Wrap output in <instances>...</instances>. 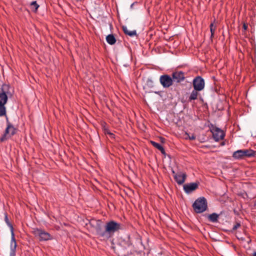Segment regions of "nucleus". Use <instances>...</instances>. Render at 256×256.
<instances>
[{
  "instance_id": "f257e3e1",
  "label": "nucleus",
  "mask_w": 256,
  "mask_h": 256,
  "mask_svg": "<svg viewBox=\"0 0 256 256\" xmlns=\"http://www.w3.org/2000/svg\"><path fill=\"white\" fill-rule=\"evenodd\" d=\"M121 229V224L114 220L107 222L104 226V230L98 227L96 229V234L101 240H107L116 232Z\"/></svg>"
},
{
  "instance_id": "f03ea898",
  "label": "nucleus",
  "mask_w": 256,
  "mask_h": 256,
  "mask_svg": "<svg viewBox=\"0 0 256 256\" xmlns=\"http://www.w3.org/2000/svg\"><path fill=\"white\" fill-rule=\"evenodd\" d=\"M10 86L3 84L0 88V117L6 116V110L5 104L8 100L7 94L9 93Z\"/></svg>"
},
{
  "instance_id": "7ed1b4c3",
  "label": "nucleus",
  "mask_w": 256,
  "mask_h": 256,
  "mask_svg": "<svg viewBox=\"0 0 256 256\" xmlns=\"http://www.w3.org/2000/svg\"><path fill=\"white\" fill-rule=\"evenodd\" d=\"M192 207L194 212L197 214L205 212L208 208V202L206 198L203 196L198 198L193 203Z\"/></svg>"
},
{
  "instance_id": "20e7f679",
  "label": "nucleus",
  "mask_w": 256,
  "mask_h": 256,
  "mask_svg": "<svg viewBox=\"0 0 256 256\" xmlns=\"http://www.w3.org/2000/svg\"><path fill=\"white\" fill-rule=\"evenodd\" d=\"M256 152L251 149L240 150L234 152L232 154V157L236 160H242L245 158L254 156Z\"/></svg>"
},
{
  "instance_id": "39448f33",
  "label": "nucleus",
  "mask_w": 256,
  "mask_h": 256,
  "mask_svg": "<svg viewBox=\"0 0 256 256\" xmlns=\"http://www.w3.org/2000/svg\"><path fill=\"white\" fill-rule=\"evenodd\" d=\"M32 234L35 236L38 237L40 241H47L52 239L50 234L40 228H34Z\"/></svg>"
},
{
  "instance_id": "423d86ee",
  "label": "nucleus",
  "mask_w": 256,
  "mask_h": 256,
  "mask_svg": "<svg viewBox=\"0 0 256 256\" xmlns=\"http://www.w3.org/2000/svg\"><path fill=\"white\" fill-rule=\"evenodd\" d=\"M210 130L216 142L223 140L225 136V133L222 130L212 124L210 127Z\"/></svg>"
},
{
  "instance_id": "0eeeda50",
  "label": "nucleus",
  "mask_w": 256,
  "mask_h": 256,
  "mask_svg": "<svg viewBox=\"0 0 256 256\" xmlns=\"http://www.w3.org/2000/svg\"><path fill=\"white\" fill-rule=\"evenodd\" d=\"M160 82L164 88H168L174 84L172 77L168 74L162 75L160 78Z\"/></svg>"
},
{
  "instance_id": "6e6552de",
  "label": "nucleus",
  "mask_w": 256,
  "mask_h": 256,
  "mask_svg": "<svg viewBox=\"0 0 256 256\" xmlns=\"http://www.w3.org/2000/svg\"><path fill=\"white\" fill-rule=\"evenodd\" d=\"M194 88L198 91L204 90L205 86L204 80L200 76H197L192 80Z\"/></svg>"
},
{
  "instance_id": "1a4fd4ad",
  "label": "nucleus",
  "mask_w": 256,
  "mask_h": 256,
  "mask_svg": "<svg viewBox=\"0 0 256 256\" xmlns=\"http://www.w3.org/2000/svg\"><path fill=\"white\" fill-rule=\"evenodd\" d=\"M172 77L174 84H179L184 80L186 74L185 73L182 71L176 70L172 72Z\"/></svg>"
},
{
  "instance_id": "9d476101",
  "label": "nucleus",
  "mask_w": 256,
  "mask_h": 256,
  "mask_svg": "<svg viewBox=\"0 0 256 256\" xmlns=\"http://www.w3.org/2000/svg\"><path fill=\"white\" fill-rule=\"evenodd\" d=\"M172 173L174 174V178L177 184L181 185L184 183L186 178V173H178L176 174L175 172L172 170Z\"/></svg>"
},
{
  "instance_id": "9b49d317",
  "label": "nucleus",
  "mask_w": 256,
  "mask_h": 256,
  "mask_svg": "<svg viewBox=\"0 0 256 256\" xmlns=\"http://www.w3.org/2000/svg\"><path fill=\"white\" fill-rule=\"evenodd\" d=\"M199 184V182H196L185 184L183 186L184 190L186 193L190 194L198 188Z\"/></svg>"
},
{
  "instance_id": "f8f14e48",
  "label": "nucleus",
  "mask_w": 256,
  "mask_h": 256,
  "mask_svg": "<svg viewBox=\"0 0 256 256\" xmlns=\"http://www.w3.org/2000/svg\"><path fill=\"white\" fill-rule=\"evenodd\" d=\"M17 244L14 237V232H11V241H10V254L14 255L16 251Z\"/></svg>"
},
{
  "instance_id": "ddd939ff",
  "label": "nucleus",
  "mask_w": 256,
  "mask_h": 256,
  "mask_svg": "<svg viewBox=\"0 0 256 256\" xmlns=\"http://www.w3.org/2000/svg\"><path fill=\"white\" fill-rule=\"evenodd\" d=\"M6 120H8V118H6ZM10 128V126H8L7 124V126L4 132L0 138V142H3L11 137L9 131Z\"/></svg>"
},
{
  "instance_id": "4468645a",
  "label": "nucleus",
  "mask_w": 256,
  "mask_h": 256,
  "mask_svg": "<svg viewBox=\"0 0 256 256\" xmlns=\"http://www.w3.org/2000/svg\"><path fill=\"white\" fill-rule=\"evenodd\" d=\"M150 144L154 148L158 149L162 154L166 155V154L165 150H164V148H163V146L161 144H160L157 143L154 141H150Z\"/></svg>"
},
{
  "instance_id": "2eb2a0df",
  "label": "nucleus",
  "mask_w": 256,
  "mask_h": 256,
  "mask_svg": "<svg viewBox=\"0 0 256 256\" xmlns=\"http://www.w3.org/2000/svg\"><path fill=\"white\" fill-rule=\"evenodd\" d=\"M219 218V214L216 213H212L208 215V220L212 222H218V218Z\"/></svg>"
},
{
  "instance_id": "dca6fc26",
  "label": "nucleus",
  "mask_w": 256,
  "mask_h": 256,
  "mask_svg": "<svg viewBox=\"0 0 256 256\" xmlns=\"http://www.w3.org/2000/svg\"><path fill=\"white\" fill-rule=\"evenodd\" d=\"M198 90H196L194 88L188 98V102H192V100H196L198 98Z\"/></svg>"
},
{
  "instance_id": "f3484780",
  "label": "nucleus",
  "mask_w": 256,
  "mask_h": 256,
  "mask_svg": "<svg viewBox=\"0 0 256 256\" xmlns=\"http://www.w3.org/2000/svg\"><path fill=\"white\" fill-rule=\"evenodd\" d=\"M106 40L107 42L110 45L114 44L116 42V39L112 34H110L107 36L106 37Z\"/></svg>"
},
{
  "instance_id": "a211bd4d",
  "label": "nucleus",
  "mask_w": 256,
  "mask_h": 256,
  "mask_svg": "<svg viewBox=\"0 0 256 256\" xmlns=\"http://www.w3.org/2000/svg\"><path fill=\"white\" fill-rule=\"evenodd\" d=\"M122 28L124 32L126 35L130 36H133L136 35V30L130 31L126 26H123Z\"/></svg>"
},
{
  "instance_id": "6ab92c4d",
  "label": "nucleus",
  "mask_w": 256,
  "mask_h": 256,
  "mask_svg": "<svg viewBox=\"0 0 256 256\" xmlns=\"http://www.w3.org/2000/svg\"><path fill=\"white\" fill-rule=\"evenodd\" d=\"M29 7L32 12H36L40 5L37 3L36 1H33L30 4Z\"/></svg>"
},
{
  "instance_id": "aec40b11",
  "label": "nucleus",
  "mask_w": 256,
  "mask_h": 256,
  "mask_svg": "<svg viewBox=\"0 0 256 256\" xmlns=\"http://www.w3.org/2000/svg\"><path fill=\"white\" fill-rule=\"evenodd\" d=\"M8 126H10V136L14 135L16 132V128L8 120Z\"/></svg>"
},
{
  "instance_id": "412c9836",
  "label": "nucleus",
  "mask_w": 256,
  "mask_h": 256,
  "mask_svg": "<svg viewBox=\"0 0 256 256\" xmlns=\"http://www.w3.org/2000/svg\"><path fill=\"white\" fill-rule=\"evenodd\" d=\"M210 38H212L214 36L215 30L216 28V26L214 24V22H212L210 26Z\"/></svg>"
},
{
  "instance_id": "4be33fe9",
  "label": "nucleus",
  "mask_w": 256,
  "mask_h": 256,
  "mask_svg": "<svg viewBox=\"0 0 256 256\" xmlns=\"http://www.w3.org/2000/svg\"><path fill=\"white\" fill-rule=\"evenodd\" d=\"M4 221L7 224V225L10 228V232H14V228L12 225L9 221L7 213L4 214Z\"/></svg>"
},
{
  "instance_id": "5701e85b",
  "label": "nucleus",
  "mask_w": 256,
  "mask_h": 256,
  "mask_svg": "<svg viewBox=\"0 0 256 256\" xmlns=\"http://www.w3.org/2000/svg\"><path fill=\"white\" fill-rule=\"evenodd\" d=\"M241 226V224L240 222H236L232 228V232L236 231L238 228Z\"/></svg>"
},
{
  "instance_id": "b1692460",
  "label": "nucleus",
  "mask_w": 256,
  "mask_h": 256,
  "mask_svg": "<svg viewBox=\"0 0 256 256\" xmlns=\"http://www.w3.org/2000/svg\"><path fill=\"white\" fill-rule=\"evenodd\" d=\"M103 130H104V133L105 134H108L110 132L109 129L108 128H106L105 126H104Z\"/></svg>"
},
{
  "instance_id": "393cba45",
  "label": "nucleus",
  "mask_w": 256,
  "mask_h": 256,
  "mask_svg": "<svg viewBox=\"0 0 256 256\" xmlns=\"http://www.w3.org/2000/svg\"><path fill=\"white\" fill-rule=\"evenodd\" d=\"M188 138L190 140H196V137L194 134H192L191 136H188Z\"/></svg>"
},
{
  "instance_id": "a878e982",
  "label": "nucleus",
  "mask_w": 256,
  "mask_h": 256,
  "mask_svg": "<svg viewBox=\"0 0 256 256\" xmlns=\"http://www.w3.org/2000/svg\"><path fill=\"white\" fill-rule=\"evenodd\" d=\"M248 25L246 23H244L243 26H242V28L244 30H246L248 29Z\"/></svg>"
},
{
  "instance_id": "bb28decb",
  "label": "nucleus",
  "mask_w": 256,
  "mask_h": 256,
  "mask_svg": "<svg viewBox=\"0 0 256 256\" xmlns=\"http://www.w3.org/2000/svg\"><path fill=\"white\" fill-rule=\"evenodd\" d=\"M110 138H114V134L111 132L108 134Z\"/></svg>"
},
{
  "instance_id": "cd10ccee",
  "label": "nucleus",
  "mask_w": 256,
  "mask_h": 256,
  "mask_svg": "<svg viewBox=\"0 0 256 256\" xmlns=\"http://www.w3.org/2000/svg\"><path fill=\"white\" fill-rule=\"evenodd\" d=\"M161 92L158 91V92H154L155 94H160Z\"/></svg>"
},
{
  "instance_id": "c85d7f7f",
  "label": "nucleus",
  "mask_w": 256,
  "mask_h": 256,
  "mask_svg": "<svg viewBox=\"0 0 256 256\" xmlns=\"http://www.w3.org/2000/svg\"><path fill=\"white\" fill-rule=\"evenodd\" d=\"M252 256H256V252H254V253H253V254Z\"/></svg>"
},
{
  "instance_id": "c756f323",
  "label": "nucleus",
  "mask_w": 256,
  "mask_h": 256,
  "mask_svg": "<svg viewBox=\"0 0 256 256\" xmlns=\"http://www.w3.org/2000/svg\"><path fill=\"white\" fill-rule=\"evenodd\" d=\"M161 140H162V142H164V138H161Z\"/></svg>"
},
{
  "instance_id": "7c9ffc66",
  "label": "nucleus",
  "mask_w": 256,
  "mask_h": 256,
  "mask_svg": "<svg viewBox=\"0 0 256 256\" xmlns=\"http://www.w3.org/2000/svg\"><path fill=\"white\" fill-rule=\"evenodd\" d=\"M221 145L222 146L224 145V142H222Z\"/></svg>"
}]
</instances>
